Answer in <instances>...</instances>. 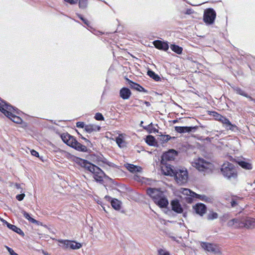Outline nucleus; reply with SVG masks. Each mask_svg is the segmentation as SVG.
<instances>
[{"label": "nucleus", "mask_w": 255, "mask_h": 255, "mask_svg": "<svg viewBox=\"0 0 255 255\" xmlns=\"http://www.w3.org/2000/svg\"><path fill=\"white\" fill-rule=\"evenodd\" d=\"M78 17L82 20H83V19H84V18L81 15H78Z\"/></svg>", "instance_id": "54"}, {"label": "nucleus", "mask_w": 255, "mask_h": 255, "mask_svg": "<svg viewBox=\"0 0 255 255\" xmlns=\"http://www.w3.org/2000/svg\"><path fill=\"white\" fill-rule=\"evenodd\" d=\"M191 13V9H188L187 10V12H186V13L187 14H190Z\"/></svg>", "instance_id": "52"}, {"label": "nucleus", "mask_w": 255, "mask_h": 255, "mask_svg": "<svg viewBox=\"0 0 255 255\" xmlns=\"http://www.w3.org/2000/svg\"><path fill=\"white\" fill-rule=\"evenodd\" d=\"M7 227L9 229L12 230L13 231L16 232V233H17L19 235L23 234V233L22 231V230L20 228H18V227L15 226V225H12L10 224H8Z\"/></svg>", "instance_id": "29"}, {"label": "nucleus", "mask_w": 255, "mask_h": 255, "mask_svg": "<svg viewBox=\"0 0 255 255\" xmlns=\"http://www.w3.org/2000/svg\"><path fill=\"white\" fill-rule=\"evenodd\" d=\"M126 166L129 171L133 173L141 172L142 169L140 166H136L131 164L128 163L126 164Z\"/></svg>", "instance_id": "22"}, {"label": "nucleus", "mask_w": 255, "mask_h": 255, "mask_svg": "<svg viewBox=\"0 0 255 255\" xmlns=\"http://www.w3.org/2000/svg\"><path fill=\"white\" fill-rule=\"evenodd\" d=\"M131 94L130 91L127 88H123L120 91V97L124 100L128 99Z\"/></svg>", "instance_id": "21"}, {"label": "nucleus", "mask_w": 255, "mask_h": 255, "mask_svg": "<svg viewBox=\"0 0 255 255\" xmlns=\"http://www.w3.org/2000/svg\"><path fill=\"white\" fill-rule=\"evenodd\" d=\"M234 91L238 94L239 95H241L242 96H245L246 97H248V95L246 94L245 93V92L242 90L241 88H238V87H236V88H235L234 89ZM249 98H250V99H251V98L250 97H249Z\"/></svg>", "instance_id": "35"}, {"label": "nucleus", "mask_w": 255, "mask_h": 255, "mask_svg": "<svg viewBox=\"0 0 255 255\" xmlns=\"http://www.w3.org/2000/svg\"><path fill=\"white\" fill-rule=\"evenodd\" d=\"M154 141L155 138L152 135H148L146 138V143L150 145H153Z\"/></svg>", "instance_id": "34"}, {"label": "nucleus", "mask_w": 255, "mask_h": 255, "mask_svg": "<svg viewBox=\"0 0 255 255\" xmlns=\"http://www.w3.org/2000/svg\"><path fill=\"white\" fill-rule=\"evenodd\" d=\"M152 125V123H150L147 127H144V128L147 129L149 128L150 127H151Z\"/></svg>", "instance_id": "51"}, {"label": "nucleus", "mask_w": 255, "mask_h": 255, "mask_svg": "<svg viewBox=\"0 0 255 255\" xmlns=\"http://www.w3.org/2000/svg\"><path fill=\"white\" fill-rule=\"evenodd\" d=\"M161 169L164 175L173 176L175 169H173L170 165L168 164L166 162H161Z\"/></svg>", "instance_id": "11"}, {"label": "nucleus", "mask_w": 255, "mask_h": 255, "mask_svg": "<svg viewBox=\"0 0 255 255\" xmlns=\"http://www.w3.org/2000/svg\"><path fill=\"white\" fill-rule=\"evenodd\" d=\"M127 80L128 82L129 85H130V86L131 88H133V89H134L138 91H139V92H145L146 91L145 90V89L142 87L140 86L139 84L135 83L128 79H127Z\"/></svg>", "instance_id": "23"}, {"label": "nucleus", "mask_w": 255, "mask_h": 255, "mask_svg": "<svg viewBox=\"0 0 255 255\" xmlns=\"http://www.w3.org/2000/svg\"><path fill=\"white\" fill-rule=\"evenodd\" d=\"M171 136L169 135H161L160 139L164 142H166L171 138Z\"/></svg>", "instance_id": "38"}, {"label": "nucleus", "mask_w": 255, "mask_h": 255, "mask_svg": "<svg viewBox=\"0 0 255 255\" xmlns=\"http://www.w3.org/2000/svg\"><path fill=\"white\" fill-rule=\"evenodd\" d=\"M192 166L198 171L203 172L205 173L212 172L214 169L213 164L203 158H198L192 163Z\"/></svg>", "instance_id": "3"}, {"label": "nucleus", "mask_w": 255, "mask_h": 255, "mask_svg": "<svg viewBox=\"0 0 255 255\" xmlns=\"http://www.w3.org/2000/svg\"><path fill=\"white\" fill-rule=\"evenodd\" d=\"M236 162L242 168L245 170H251L253 169V166L251 160L247 159H238Z\"/></svg>", "instance_id": "12"}, {"label": "nucleus", "mask_w": 255, "mask_h": 255, "mask_svg": "<svg viewBox=\"0 0 255 255\" xmlns=\"http://www.w3.org/2000/svg\"><path fill=\"white\" fill-rule=\"evenodd\" d=\"M59 242L65 245L66 248H70L73 250L79 249L81 248L82 247V245L80 243L74 241L68 240H61L59 241Z\"/></svg>", "instance_id": "13"}, {"label": "nucleus", "mask_w": 255, "mask_h": 255, "mask_svg": "<svg viewBox=\"0 0 255 255\" xmlns=\"http://www.w3.org/2000/svg\"><path fill=\"white\" fill-rule=\"evenodd\" d=\"M224 127L227 130H234L235 128H237L236 125L232 124L230 121L228 120L227 121L224 125Z\"/></svg>", "instance_id": "26"}, {"label": "nucleus", "mask_w": 255, "mask_h": 255, "mask_svg": "<svg viewBox=\"0 0 255 255\" xmlns=\"http://www.w3.org/2000/svg\"><path fill=\"white\" fill-rule=\"evenodd\" d=\"M193 209L195 212L200 215L201 216H203L206 212V207L202 203L196 204L193 206Z\"/></svg>", "instance_id": "14"}, {"label": "nucleus", "mask_w": 255, "mask_h": 255, "mask_svg": "<svg viewBox=\"0 0 255 255\" xmlns=\"http://www.w3.org/2000/svg\"><path fill=\"white\" fill-rule=\"evenodd\" d=\"M21 213L23 214V216L26 218L27 220H28L30 222L32 223H35L36 224L37 223V221L35 220L34 219L31 218L29 214L25 212L24 210L21 211Z\"/></svg>", "instance_id": "31"}, {"label": "nucleus", "mask_w": 255, "mask_h": 255, "mask_svg": "<svg viewBox=\"0 0 255 255\" xmlns=\"http://www.w3.org/2000/svg\"><path fill=\"white\" fill-rule=\"evenodd\" d=\"M224 127L227 130H234L235 128H237L236 125L232 124L230 121L228 120L227 121L224 125Z\"/></svg>", "instance_id": "27"}, {"label": "nucleus", "mask_w": 255, "mask_h": 255, "mask_svg": "<svg viewBox=\"0 0 255 255\" xmlns=\"http://www.w3.org/2000/svg\"><path fill=\"white\" fill-rule=\"evenodd\" d=\"M100 126L95 124L87 125L85 127V130L88 133L98 131L100 130Z\"/></svg>", "instance_id": "20"}, {"label": "nucleus", "mask_w": 255, "mask_h": 255, "mask_svg": "<svg viewBox=\"0 0 255 255\" xmlns=\"http://www.w3.org/2000/svg\"><path fill=\"white\" fill-rule=\"evenodd\" d=\"M180 192L185 195H189L191 197H195L198 196L196 193L192 192L190 190L187 188H181L180 189Z\"/></svg>", "instance_id": "25"}, {"label": "nucleus", "mask_w": 255, "mask_h": 255, "mask_svg": "<svg viewBox=\"0 0 255 255\" xmlns=\"http://www.w3.org/2000/svg\"><path fill=\"white\" fill-rule=\"evenodd\" d=\"M71 135L69 134L66 133H63L61 135V137L62 140L65 143H67V142L68 141V138Z\"/></svg>", "instance_id": "37"}, {"label": "nucleus", "mask_w": 255, "mask_h": 255, "mask_svg": "<svg viewBox=\"0 0 255 255\" xmlns=\"http://www.w3.org/2000/svg\"><path fill=\"white\" fill-rule=\"evenodd\" d=\"M243 223L244 224V227L248 229H253L255 228V219L247 217L245 219L243 220Z\"/></svg>", "instance_id": "15"}, {"label": "nucleus", "mask_w": 255, "mask_h": 255, "mask_svg": "<svg viewBox=\"0 0 255 255\" xmlns=\"http://www.w3.org/2000/svg\"><path fill=\"white\" fill-rule=\"evenodd\" d=\"M218 214L217 213L213 211H210L207 216V220L211 221L216 219L218 218Z\"/></svg>", "instance_id": "28"}, {"label": "nucleus", "mask_w": 255, "mask_h": 255, "mask_svg": "<svg viewBox=\"0 0 255 255\" xmlns=\"http://www.w3.org/2000/svg\"><path fill=\"white\" fill-rule=\"evenodd\" d=\"M95 119L98 121H104V117H103L102 114L100 113H97L95 114Z\"/></svg>", "instance_id": "39"}, {"label": "nucleus", "mask_w": 255, "mask_h": 255, "mask_svg": "<svg viewBox=\"0 0 255 255\" xmlns=\"http://www.w3.org/2000/svg\"><path fill=\"white\" fill-rule=\"evenodd\" d=\"M111 205L113 208L116 210H119L121 208V202L117 199L112 200L111 201Z\"/></svg>", "instance_id": "30"}, {"label": "nucleus", "mask_w": 255, "mask_h": 255, "mask_svg": "<svg viewBox=\"0 0 255 255\" xmlns=\"http://www.w3.org/2000/svg\"><path fill=\"white\" fill-rule=\"evenodd\" d=\"M143 122L142 121H141V122H140V126H141V127H142V124H143Z\"/></svg>", "instance_id": "56"}, {"label": "nucleus", "mask_w": 255, "mask_h": 255, "mask_svg": "<svg viewBox=\"0 0 255 255\" xmlns=\"http://www.w3.org/2000/svg\"><path fill=\"white\" fill-rule=\"evenodd\" d=\"M100 161L102 162H103V163H106V162H105V161H103V160H102V161H100L99 162H100Z\"/></svg>", "instance_id": "61"}, {"label": "nucleus", "mask_w": 255, "mask_h": 255, "mask_svg": "<svg viewBox=\"0 0 255 255\" xmlns=\"http://www.w3.org/2000/svg\"><path fill=\"white\" fill-rule=\"evenodd\" d=\"M145 103L146 104V105H148L149 104V102H145Z\"/></svg>", "instance_id": "57"}, {"label": "nucleus", "mask_w": 255, "mask_h": 255, "mask_svg": "<svg viewBox=\"0 0 255 255\" xmlns=\"http://www.w3.org/2000/svg\"><path fill=\"white\" fill-rule=\"evenodd\" d=\"M116 141L119 147H123L126 146V142L124 139V136L122 134H120L116 137Z\"/></svg>", "instance_id": "24"}, {"label": "nucleus", "mask_w": 255, "mask_h": 255, "mask_svg": "<svg viewBox=\"0 0 255 255\" xmlns=\"http://www.w3.org/2000/svg\"><path fill=\"white\" fill-rule=\"evenodd\" d=\"M85 126L86 125H85V124L83 122H78L76 123V126L77 128H85Z\"/></svg>", "instance_id": "43"}, {"label": "nucleus", "mask_w": 255, "mask_h": 255, "mask_svg": "<svg viewBox=\"0 0 255 255\" xmlns=\"http://www.w3.org/2000/svg\"><path fill=\"white\" fill-rule=\"evenodd\" d=\"M201 247L208 252L216 255L221 254L220 249L216 245L204 242L201 243Z\"/></svg>", "instance_id": "9"}, {"label": "nucleus", "mask_w": 255, "mask_h": 255, "mask_svg": "<svg viewBox=\"0 0 255 255\" xmlns=\"http://www.w3.org/2000/svg\"><path fill=\"white\" fill-rule=\"evenodd\" d=\"M177 155V152L174 149H170L164 153L162 156L161 163L167 161L173 160Z\"/></svg>", "instance_id": "10"}, {"label": "nucleus", "mask_w": 255, "mask_h": 255, "mask_svg": "<svg viewBox=\"0 0 255 255\" xmlns=\"http://www.w3.org/2000/svg\"><path fill=\"white\" fill-rule=\"evenodd\" d=\"M216 16V13L213 8H208L205 10L203 16L204 22L208 24L214 23Z\"/></svg>", "instance_id": "8"}, {"label": "nucleus", "mask_w": 255, "mask_h": 255, "mask_svg": "<svg viewBox=\"0 0 255 255\" xmlns=\"http://www.w3.org/2000/svg\"><path fill=\"white\" fill-rule=\"evenodd\" d=\"M79 163L93 174V177L96 181L102 182L103 181L105 174L99 167L82 159H79Z\"/></svg>", "instance_id": "2"}, {"label": "nucleus", "mask_w": 255, "mask_h": 255, "mask_svg": "<svg viewBox=\"0 0 255 255\" xmlns=\"http://www.w3.org/2000/svg\"><path fill=\"white\" fill-rule=\"evenodd\" d=\"M172 209L174 212L177 213H181L183 212V209L177 200H174L171 202Z\"/></svg>", "instance_id": "18"}, {"label": "nucleus", "mask_w": 255, "mask_h": 255, "mask_svg": "<svg viewBox=\"0 0 255 255\" xmlns=\"http://www.w3.org/2000/svg\"><path fill=\"white\" fill-rule=\"evenodd\" d=\"M65 1L71 4H76L78 0H64Z\"/></svg>", "instance_id": "45"}, {"label": "nucleus", "mask_w": 255, "mask_h": 255, "mask_svg": "<svg viewBox=\"0 0 255 255\" xmlns=\"http://www.w3.org/2000/svg\"><path fill=\"white\" fill-rule=\"evenodd\" d=\"M66 144L80 151L85 152L87 150V148L86 146L78 142L74 136L72 135H70L68 138V141L67 142Z\"/></svg>", "instance_id": "7"}, {"label": "nucleus", "mask_w": 255, "mask_h": 255, "mask_svg": "<svg viewBox=\"0 0 255 255\" xmlns=\"http://www.w3.org/2000/svg\"><path fill=\"white\" fill-rule=\"evenodd\" d=\"M170 48L173 51L178 54H181L183 50L182 47L175 44L171 45Z\"/></svg>", "instance_id": "32"}, {"label": "nucleus", "mask_w": 255, "mask_h": 255, "mask_svg": "<svg viewBox=\"0 0 255 255\" xmlns=\"http://www.w3.org/2000/svg\"><path fill=\"white\" fill-rule=\"evenodd\" d=\"M229 158L231 160H232V159H233V158L231 157V156H229Z\"/></svg>", "instance_id": "59"}, {"label": "nucleus", "mask_w": 255, "mask_h": 255, "mask_svg": "<svg viewBox=\"0 0 255 255\" xmlns=\"http://www.w3.org/2000/svg\"><path fill=\"white\" fill-rule=\"evenodd\" d=\"M82 21L84 22V23L85 24H86L87 25L89 26V21L87 19L84 18Z\"/></svg>", "instance_id": "48"}, {"label": "nucleus", "mask_w": 255, "mask_h": 255, "mask_svg": "<svg viewBox=\"0 0 255 255\" xmlns=\"http://www.w3.org/2000/svg\"><path fill=\"white\" fill-rule=\"evenodd\" d=\"M176 122V120H174V121H173V123H175Z\"/></svg>", "instance_id": "62"}, {"label": "nucleus", "mask_w": 255, "mask_h": 255, "mask_svg": "<svg viewBox=\"0 0 255 255\" xmlns=\"http://www.w3.org/2000/svg\"><path fill=\"white\" fill-rule=\"evenodd\" d=\"M82 138H83V139L85 140L86 141H88V142H89V140H87L85 138H84V137H82Z\"/></svg>", "instance_id": "58"}, {"label": "nucleus", "mask_w": 255, "mask_h": 255, "mask_svg": "<svg viewBox=\"0 0 255 255\" xmlns=\"http://www.w3.org/2000/svg\"><path fill=\"white\" fill-rule=\"evenodd\" d=\"M221 171L223 176L227 179L236 178L237 177V172L235 166L229 162L227 161L223 163Z\"/></svg>", "instance_id": "4"}, {"label": "nucleus", "mask_w": 255, "mask_h": 255, "mask_svg": "<svg viewBox=\"0 0 255 255\" xmlns=\"http://www.w3.org/2000/svg\"><path fill=\"white\" fill-rule=\"evenodd\" d=\"M5 104H7L5 103L4 102L2 101V100H1V99H0V105H5Z\"/></svg>", "instance_id": "50"}, {"label": "nucleus", "mask_w": 255, "mask_h": 255, "mask_svg": "<svg viewBox=\"0 0 255 255\" xmlns=\"http://www.w3.org/2000/svg\"><path fill=\"white\" fill-rule=\"evenodd\" d=\"M14 108L8 104L3 105H0V111L5 116L9 118L12 122L17 124H20L22 120L19 117L13 115L12 112Z\"/></svg>", "instance_id": "5"}, {"label": "nucleus", "mask_w": 255, "mask_h": 255, "mask_svg": "<svg viewBox=\"0 0 255 255\" xmlns=\"http://www.w3.org/2000/svg\"><path fill=\"white\" fill-rule=\"evenodd\" d=\"M235 203H235V201H233V202H232V206H234V205L235 204Z\"/></svg>", "instance_id": "55"}, {"label": "nucleus", "mask_w": 255, "mask_h": 255, "mask_svg": "<svg viewBox=\"0 0 255 255\" xmlns=\"http://www.w3.org/2000/svg\"><path fill=\"white\" fill-rule=\"evenodd\" d=\"M147 75L156 81H158L160 79V77L152 71L148 70L147 72Z\"/></svg>", "instance_id": "33"}, {"label": "nucleus", "mask_w": 255, "mask_h": 255, "mask_svg": "<svg viewBox=\"0 0 255 255\" xmlns=\"http://www.w3.org/2000/svg\"><path fill=\"white\" fill-rule=\"evenodd\" d=\"M88 0H79V6L80 8H85L87 7Z\"/></svg>", "instance_id": "36"}, {"label": "nucleus", "mask_w": 255, "mask_h": 255, "mask_svg": "<svg viewBox=\"0 0 255 255\" xmlns=\"http://www.w3.org/2000/svg\"><path fill=\"white\" fill-rule=\"evenodd\" d=\"M24 196H25L24 194H19V195H16V198L18 201H21L23 199Z\"/></svg>", "instance_id": "44"}, {"label": "nucleus", "mask_w": 255, "mask_h": 255, "mask_svg": "<svg viewBox=\"0 0 255 255\" xmlns=\"http://www.w3.org/2000/svg\"><path fill=\"white\" fill-rule=\"evenodd\" d=\"M228 225L230 227L237 228L244 227V224L243 223V220L241 221L238 219H233L228 222Z\"/></svg>", "instance_id": "17"}, {"label": "nucleus", "mask_w": 255, "mask_h": 255, "mask_svg": "<svg viewBox=\"0 0 255 255\" xmlns=\"http://www.w3.org/2000/svg\"><path fill=\"white\" fill-rule=\"evenodd\" d=\"M30 152L32 155L35 157H39V153L36 150L32 149L30 151Z\"/></svg>", "instance_id": "46"}, {"label": "nucleus", "mask_w": 255, "mask_h": 255, "mask_svg": "<svg viewBox=\"0 0 255 255\" xmlns=\"http://www.w3.org/2000/svg\"><path fill=\"white\" fill-rule=\"evenodd\" d=\"M228 119H227L226 117H223V118H222V119H219V121L222 123L223 125L225 124V123L226 122V121H227Z\"/></svg>", "instance_id": "47"}, {"label": "nucleus", "mask_w": 255, "mask_h": 255, "mask_svg": "<svg viewBox=\"0 0 255 255\" xmlns=\"http://www.w3.org/2000/svg\"><path fill=\"white\" fill-rule=\"evenodd\" d=\"M254 183H255V181H254Z\"/></svg>", "instance_id": "63"}, {"label": "nucleus", "mask_w": 255, "mask_h": 255, "mask_svg": "<svg viewBox=\"0 0 255 255\" xmlns=\"http://www.w3.org/2000/svg\"><path fill=\"white\" fill-rule=\"evenodd\" d=\"M135 177H138L137 176H135L134 177V179L137 180V179Z\"/></svg>", "instance_id": "60"}, {"label": "nucleus", "mask_w": 255, "mask_h": 255, "mask_svg": "<svg viewBox=\"0 0 255 255\" xmlns=\"http://www.w3.org/2000/svg\"><path fill=\"white\" fill-rule=\"evenodd\" d=\"M176 182L179 185H183L187 182L188 173L186 169L179 168L175 169L173 175Z\"/></svg>", "instance_id": "6"}, {"label": "nucleus", "mask_w": 255, "mask_h": 255, "mask_svg": "<svg viewBox=\"0 0 255 255\" xmlns=\"http://www.w3.org/2000/svg\"><path fill=\"white\" fill-rule=\"evenodd\" d=\"M153 43L156 48L160 50L167 51L169 48V46L167 42L160 40H155L153 42Z\"/></svg>", "instance_id": "16"}, {"label": "nucleus", "mask_w": 255, "mask_h": 255, "mask_svg": "<svg viewBox=\"0 0 255 255\" xmlns=\"http://www.w3.org/2000/svg\"><path fill=\"white\" fill-rule=\"evenodd\" d=\"M158 255H170L169 253L165 250L160 249L158 250Z\"/></svg>", "instance_id": "40"}, {"label": "nucleus", "mask_w": 255, "mask_h": 255, "mask_svg": "<svg viewBox=\"0 0 255 255\" xmlns=\"http://www.w3.org/2000/svg\"><path fill=\"white\" fill-rule=\"evenodd\" d=\"M5 248L10 255H18V254L15 253L12 249L7 246H5Z\"/></svg>", "instance_id": "41"}, {"label": "nucleus", "mask_w": 255, "mask_h": 255, "mask_svg": "<svg viewBox=\"0 0 255 255\" xmlns=\"http://www.w3.org/2000/svg\"><path fill=\"white\" fill-rule=\"evenodd\" d=\"M213 115L215 118V119L219 121V119H222V118H223V117L222 115L218 114L216 112H213Z\"/></svg>", "instance_id": "42"}, {"label": "nucleus", "mask_w": 255, "mask_h": 255, "mask_svg": "<svg viewBox=\"0 0 255 255\" xmlns=\"http://www.w3.org/2000/svg\"><path fill=\"white\" fill-rule=\"evenodd\" d=\"M195 127H175V130L179 133H186L192 131L193 129H196Z\"/></svg>", "instance_id": "19"}, {"label": "nucleus", "mask_w": 255, "mask_h": 255, "mask_svg": "<svg viewBox=\"0 0 255 255\" xmlns=\"http://www.w3.org/2000/svg\"><path fill=\"white\" fill-rule=\"evenodd\" d=\"M15 186H16V187L17 188H18V189L20 188V185H19V184H15Z\"/></svg>", "instance_id": "53"}, {"label": "nucleus", "mask_w": 255, "mask_h": 255, "mask_svg": "<svg viewBox=\"0 0 255 255\" xmlns=\"http://www.w3.org/2000/svg\"><path fill=\"white\" fill-rule=\"evenodd\" d=\"M147 194L152 199L154 202L160 208H166L168 201L163 192L156 188H149L146 190Z\"/></svg>", "instance_id": "1"}, {"label": "nucleus", "mask_w": 255, "mask_h": 255, "mask_svg": "<svg viewBox=\"0 0 255 255\" xmlns=\"http://www.w3.org/2000/svg\"><path fill=\"white\" fill-rule=\"evenodd\" d=\"M0 220L3 223V224H5L7 226V224L9 223L6 221H5L2 219H0Z\"/></svg>", "instance_id": "49"}]
</instances>
